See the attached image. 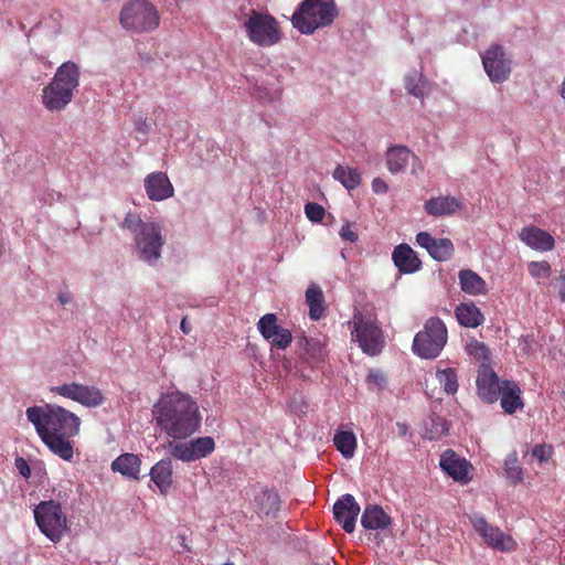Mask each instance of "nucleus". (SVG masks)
Masks as SVG:
<instances>
[{"label":"nucleus","mask_w":565,"mask_h":565,"mask_svg":"<svg viewBox=\"0 0 565 565\" xmlns=\"http://www.w3.org/2000/svg\"><path fill=\"white\" fill-rule=\"evenodd\" d=\"M43 444L56 456L71 461L74 456L71 438L79 433L81 418L71 411L52 404L31 406L25 411Z\"/></svg>","instance_id":"obj_1"},{"label":"nucleus","mask_w":565,"mask_h":565,"mask_svg":"<svg viewBox=\"0 0 565 565\" xmlns=\"http://www.w3.org/2000/svg\"><path fill=\"white\" fill-rule=\"evenodd\" d=\"M152 414L158 427L173 439H184L201 426L198 403L181 392L162 395L153 405Z\"/></svg>","instance_id":"obj_2"},{"label":"nucleus","mask_w":565,"mask_h":565,"mask_svg":"<svg viewBox=\"0 0 565 565\" xmlns=\"http://www.w3.org/2000/svg\"><path fill=\"white\" fill-rule=\"evenodd\" d=\"M120 227L132 235L136 257L151 267H157L166 244L164 226L156 220H142L136 213H127Z\"/></svg>","instance_id":"obj_3"},{"label":"nucleus","mask_w":565,"mask_h":565,"mask_svg":"<svg viewBox=\"0 0 565 565\" xmlns=\"http://www.w3.org/2000/svg\"><path fill=\"white\" fill-rule=\"evenodd\" d=\"M79 85V67L71 61L57 67L52 81L42 90V104L50 111L63 110Z\"/></svg>","instance_id":"obj_4"},{"label":"nucleus","mask_w":565,"mask_h":565,"mask_svg":"<svg viewBox=\"0 0 565 565\" xmlns=\"http://www.w3.org/2000/svg\"><path fill=\"white\" fill-rule=\"evenodd\" d=\"M338 15L334 0H303L292 14V25L303 34L330 25Z\"/></svg>","instance_id":"obj_5"},{"label":"nucleus","mask_w":565,"mask_h":565,"mask_svg":"<svg viewBox=\"0 0 565 565\" xmlns=\"http://www.w3.org/2000/svg\"><path fill=\"white\" fill-rule=\"evenodd\" d=\"M119 22L129 32L143 33L156 30L159 26L160 17L151 2L131 0L122 7Z\"/></svg>","instance_id":"obj_6"},{"label":"nucleus","mask_w":565,"mask_h":565,"mask_svg":"<svg viewBox=\"0 0 565 565\" xmlns=\"http://www.w3.org/2000/svg\"><path fill=\"white\" fill-rule=\"evenodd\" d=\"M448 332L441 319L429 318L424 330L419 331L413 341V351L423 359L437 358L447 343Z\"/></svg>","instance_id":"obj_7"},{"label":"nucleus","mask_w":565,"mask_h":565,"mask_svg":"<svg viewBox=\"0 0 565 565\" xmlns=\"http://www.w3.org/2000/svg\"><path fill=\"white\" fill-rule=\"evenodd\" d=\"M243 26L248 40L262 47L273 46L281 39L278 22L269 13L252 10Z\"/></svg>","instance_id":"obj_8"},{"label":"nucleus","mask_w":565,"mask_h":565,"mask_svg":"<svg viewBox=\"0 0 565 565\" xmlns=\"http://www.w3.org/2000/svg\"><path fill=\"white\" fill-rule=\"evenodd\" d=\"M34 519L40 531L52 542H58L67 530V519L58 502L41 501L34 508Z\"/></svg>","instance_id":"obj_9"},{"label":"nucleus","mask_w":565,"mask_h":565,"mask_svg":"<svg viewBox=\"0 0 565 565\" xmlns=\"http://www.w3.org/2000/svg\"><path fill=\"white\" fill-rule=\"evenodd\" d=\"M52 392L70 398L87 408L102 406L106 398L104 393L95 385H84L76 382L65 383L52 388Z\"/></svg>","instance_id":"obj_10"},{"label":"nucleus","mask_w":565,"mask_h":565,"mask_svg":"<svg viewBox=\"0 0 565 565\" xmlns=\"http://www.w3.org/2000/svg\"><path fill=\"white\" fill-rule=\"evenodd\" d=\"M352 335L359 342L363 352L369 355H376L383 348V334L377 324L365 317L354 318V330Z\"/></svg>","instance_id":"obj_11"},{"label":"nucleus","mask_w":565,"mask_h":565,"mask_svg":"<svg viewBox=\"0 0 565 565\" xmlns=\"http://www.w3.org/2000/svg\"><path fill=\"white\" fill-rule=\"evenodd\" d=\"M470 521L475 531L489 547L500 552H511L515 548L514 540L500 527L489 524L483 516L476 514L470 518Z\"/></svg>","instance_id":"obj_12"},{"label":"nucleus","mask_w":565,"mask_h":565,"mask_svg":"<svg viewBox=\"0 0 565 565\" xmlns=\"http://www.w3.org/2000/svg\"><path fill=\"white\" fill-rule=\"evenodd\" d=\"M483 68L492 83L505 82L511 73V60L500 45H491L481 56Z\"/></svg>","instance_id":"obj_13"},{"label":"nucleus","mask_w":565,"mask_h":565,"mask_svg":"<svg viewBox=\"0 0 565 565\" xmlns=\"http://www.w3.org/2000/svg\"><path fill=\"white\" fill-rule=\"evenodd\" d=\"M360 513V505L352 494H343L333 505V515L343 530L352 533L355 529L356 518Z\"/></svg>","instance_id":"obj_14"},{"label":"nucleus","mask_w":565,"mask_h":565,"mask_svg":"<svg viewBox=\"0 0 565 565\" xmlns=\"http://www.w3.org/2000/svg\"><path fill=\"white\" fill-rule=\"evenodd\" d=\"M416 243L425 248L428 254L438 262L448 260L455 250L449 238H435L428 232H419L416 235Z\"/></svg>","instance_id":"obj_15"},{"label":"nucleus","mask_w":565,"mask_h":565,"mask_svg":"<svg viewBox=\"0 0 565 565\" xmlns=\"http://www.w3.org/2000/svg\"><path fill=\"white\" fill-rule=\"evenodd\" d=\"M145 190L151 201H163L174 194V189L168 175L158 171L148 174L145 179Z\"/></svg>","instance_id":"obj_16"},{"label":"nucleus","mask_w":565,"mask_h":565,"mask_svg":"<svg viewBox=\"0 0 565 565\" xmlns=\"http://www.w3.org/2000/svg\"><path fill=\"white\" fill-rule=\"evenodd\" d=\"M502 386L503 381H499V377L493 370L489 366L482 365L477 379L479 396L488 403H493L499 398Z\"/></svg>","instance_id":"obj_17"},{"label":"nucleus","mask_w":565,"mask_h":565,"mask_svg":"<svg viewBox=\"0 0 565 565\" xmlns=\"http://www.w3.org/2000/svg\"><path fill=\"white\" fill-rule=\"evenodd\" d=\"M519 236L525 245L540 252L552 250L555 245V239L550 233L535 226L522 228Z\"/></svg>","instance_id":"obj_18"},{"label":"nucleus","mask_w":565,"mask_h":565,"mask_svg":"<svg viewBox=\"0 0 565 565\" xmlns=\"http://www.w3.org/2000/svg\"><path fill=\"white\" fill-rule=\"evenodd\" d=\"M463 206L462 202L455 196L431 198L424 204L425 212L434 217L454 215Z\"/></svg>","instance_id":"obj_19"},{"label":"nucleus","mask_w":565,"mask_h":565,"mask_svg":"<svg viewBox=\"0 0 565 565\" xmlns=\"http://www.w3.org/2000/svg\"><path fill=\"white\" fill-rule=\"evenodd\" d=\"M439 465L443 471H445L454 480H467L469 463L466 459L457 456L452 450L448 449L443 452L440 456Z\"/></svg>","instance_id":"obj_20"},{"label":"nucleus","mask_w":565,"mask_h":565,"mask_svg":"<svg viewBox=\"0 0 565 565\" xmlns=\"http://www.w3.org/2000/svg\"><path fill=\"white\" fill-rule=\"evenodd\" d=\"M392 258L394 265L403 274H413L422 266L416 253L407 244L397 245L393 250Z\"/></svg>","instance_id":"obj_21"},{"label":"nucleus","mask_w":565,"mask_h":565,"mask_svg":"<svg viewBox=\"0 0 565 565\" xmlns=\"http://www.w3.org/2000/svg\"><path fill=\"white\" fill-rule=\"evenodd\" d=\"M151 481L166 495L172 484V461L170 458L159 460L149 472Z\"/></svg>","instance_id":"obj_22"},{"label":"nucleus","mask_w":565,"mask_h":565,"mask_svg":"<svg viewBox=\"0 0 565 565\" xmlns=\"http://www.w3.org/2000/svg\"><path fill=\"white\" fill-rule=\"evenodd\" d=\"M500 404L507 414H514L516 409L523 408L521 390L515 382L503 381L500 392Z\"/></svg>","instance_id":"obj_23"},{"label":"nucleus","mask_w":565,"mask_h":565,"mask_svg":"<svg viewBox=\"0 0 565 565\" xmlns=\"http://www.w3.org/2000/svg\"><path fill=\"white\" fill-rule=\"evenodd\" d=\"M140 458L131 452L122 454L111 462V470L114 472H119L124 477L135 480L140 479Z\"/></svg>","instance_id":"obj_24"},{"label":"nucleus","mask_w":565,"mask_h":565,"mask_svg":"<svg viewBox=\"0 0 565 565\" xmlns=\"http://www.w3.org/2000/svg\"><path fill=\"white\" fill-rule=\"evenodd\" d=\"M418 161V158L404 146H393L386 152L387 169L391 173H398L405 170L409 160Z\"/></svg>","instance_id":"obj_25"},{"label":"nucleus","mask_w":565,"mask_h":565,"mask_svg":"<svg viewBox=\"0 0 565 565\" xmlns=\"http://www.w3.org/2000/svg\"><path fill=\"white\" fill-rule=\"evenodd\" d=\"M456 318L458 323L466 328H477L484 321V317L480 309L473 302H463L457 306Z\"/></svg>","instance_id":"obj_26"},{"label":"nucleus","mask_w":565,"mask_h":565,"mask_svg":"<svg viewBox=\"0 0 565 565\" xmlns=\"http://www.w3.org/2000/svg\"><path fill=\"white\" fill-rule=\"evenodd\" d=\"M361 524L366 530H384L391 524V518L379 505H369L365 508Z\"/></svg>","instance_id":"obj_27"},{"label":"nucleus","mask_w":565,"mask_h":565,"mask_svg":"<svg viewBox=\"0 0 565 565\" xmlns=\"http://www.w3.org/2000/svg\"><path fill=\"white\" fill-rule=\"evenodd\" d=\"M461 290L471 296L484 295L487 284L484 279L471 269H461L458 275Z\"/></svg>","instance_id":"obj_28"},{"label":"nucleus","mask_w":565,"mask_h":565,"mask_svg":"<svg viewBox=\"0 0 565 565\" xmlns=\"http://www.w3.org/2000/svg\"><path fill=\"white\" fill-rule=\"evenodd\" d=\"M279 495L276 491L262 489L254 498L256 512L266 516L275 515L279 510Z\"/></svg>","instance_id":"obj_29"},{"label":"nucleus","mask_w":565,"mask_h":565,"mask_svg":"<svg viewBox=\"0 0 565 565\" xmlns=\"http://www.w3.org/2000/svg\"><path fill=\"white\" fill-rule=\"evenodd\" d=\"M333 444L337 450L347 459L354 456L356 449V437L352 430L339 428L333 436Z\"/></svg>","instance_id":"obj_30"},{"label":"nucleus","mask_w":565,"mask_h":565,"mask_svg":"<svg viewBox=\"0 0 565 565\" xmlns=\"http://www.w3.org/2000/svg\"><path fill=\"white\" fill-rule=\"evenodd\" d=\"M323 301L324 297L321 288L313 284L310 285L306 290V302L309 306V317L312 320H319L322 317L324 312Z\"/></svg>","instance_id":"obj_31"},{"label":"nucleus","mask_w":565,"mask_h":565,"mask_svg":"<svg viewBox=\"0 0 565 565\" xmlns=\"http://www.w3.org/2000/svg\"><path fill=\"white\" fill-rule=\"evenodd\" d=\"M333 178L348 190H354L361 183L359 171L349 167L338 166L333 171Z\"/></svg>","instance_id":"obj_32"},{"label":"nucleus","mask_w":565,"mask_h":565,"mask_svg":"<svg viewBox=\"0 0 565 565\" xmlns=\"http://www.w3.org/2000/svg\"><path fill=\"white\" fill-rule=\"evenodd\" d=\"M436 379L438 380L440 386L448 395H452L458 391V376L454 369L448 367L436 371Z\"/></svg>","instance_id":"obj_33"},{"label":"nucleus","mask_w":565,"mask_h":565,"mask_svg":"<svg viewBox=\"0 0 565 565\" xmlns=\"http://www.w3.org/2000/svg\"><path fill=\"white\" fill-rule=\"evenodd\" d=\"M504 473L510 483L516 484L522 482L523 469L518 465V455L515 451L505 457Z\"/></svg>","instance_id":"obj_34"},{"label":"nucleus","mask_w":565,"mask_h":565,"mask_svg":"<svg viewBox=\"0 0 565 565\" xmlns=\"http://www.w3.org/2000/svg\"><path fill=\"white\" fill-rule=\"evenodd\" d=\"M198 460L207 457L215 449V443L212 437H198L189 441Z\"/></svg>","instance_id":"obj_35"},{"label":"nucleus","mask_w":565,"mask_h":565,"mask_svg":"<svg viewBox=\"0 0 565 565\" xmlns=\"http://www.w3.org/2000/svg\"><path fill=\"white\" fill-rule=\"evenodd\" d=\"M405 88L411 95L415 97H423L425 94L426 81L420 74L413 71L405 77Z\"/></svg>","instance_id":"obj_36"},{"label":"nucleus","mask_w":565,"mask_h":565,"mask_svg":"<svg viewBox=\"0 0 565 565\" xmlns=\"http://www.w3.org/2000/svg\"><path fill=\"white\" fill-rule=\"evenodd\" d=\"M170 455L183 462H192L198 460L192 450V447L189 446V441L170 444Z\"/></svg>","instance_id":"obj_37"},{"label":"nucleus","mask_w":565,"mask_h":565,"mask_svg":"<svg viewBox=\"0 0 565 565\" xmlns=\"http://www.w3.org/2000/svg\"><path fill=\"white\" fill-rule=\"evenodd\" d=\"M466 352L477 361L482 362V365H484V362L489 361V349L483 342L476 339H470L467 342Z\"/></svg>","instance_id":"obj_38"},{"label":"nucleus","mask_w":565,"mask_h":565,"mask_svg":"<svg viewBox=\"0 0 565 565\" xmlns=\"http://www.w3.org/2000/svg\"><path fill=\"white\" fill-rule=\"evenodd\" d=\"M258 330L260 334L266 339L273 338L279 330L280 326L277 324V318L274 313H266L258 321Z\"/></svg>","instance_id":"obj_39"},{"label":"nucleus","mask_w":565,"mask_h":565,"mask_svg":"<svg viewBox=\"0 0 565 565\" xmlns=\"http://www.w3.org/2000/svg\"><path fill=\"white\" fill-rule=\"evenodd\" d=\"M305 350L315 362L322 361L327 355L326 345L317 338L306 339Z\"/></svg>","instance_id":"obj_40"},{"label":"nucleus","mask_w":565,"mask_h":565,"mask_svg":"<svg viewBox=\"0 0 565 565\" xmlns=\"http://www.w3.org/2000/svg\"><path fill=\"white\" fill-rule=\"evenodd\" d=\"M292 337L288 329L279 328V330L273 335V338H269V341L273 345H275L278 349H286L291 343Z\"/></svg>","instance_id":"obj_41"},{"label":"nucleus","mask_w":565,"mask_h":565,"mask_svg":"<svg viewBox=\"0 0 565 565\" xmlns=\"http://www.w3.org/2000/svg\"><path fill=\"white\" fill-rule=\"evenodd\" d=\"M307 217L312 222H320L324 216V209L317 203H307L305 206Z\"/></svg>","instance_id":"obj_42"},{"label":"nucleus","mask_w":565,"mask_h":565,"mask_svg":"<svg viewBox=\"0 0 565 565\" xmlns=\"http://www.w3.org/2000/svg\"><path fill=\"white\" fill-rule=\"evenodd\" d=\"M529 271L534 277H548L551 267L546 262H533L529 266Z\"/></svg>","instance_id":"obj_43"},{"label":"nucleus","mask_w":565,"mask_h":565,"mask_svg":"<svg viewBox=\"0 0 565 565\" xmlns=\"http://www.w3.org/2000/svg\"><path fill=\"white\" fill-rule=\"evenodd\" d=\"M366 381L370 385H373L377 388H383L384 385L386 384V376L380 370H371Z\"/></svg>","instance_id":"obj_44"},{"label":"nucleus","mask_w":565,"mask_h":565,"mask_svg":"<svg viewBox=\"0 0 565 565\" xmlns=\"http://www.w3.org/2000/svg\"><path fill=\"white\" fill-rule=\"evenodd\" d=\"M134 122L136 131L142 135L143 138L146 139V137L150 132V124L148 122L147 118L142 115H139L135 117Z\"/></svg>","instance_id":"obj_45"},{"label":"nucleus","mask_w":565,"mask_h":565,"mask_svg":"<svg viewBox=\"0 0 565 565\" xmlns=\"http://www.w3.org/2000/svg\"><path fill=\"white\" fill-rule=\"evenodd\" d=\"M339 235L343 241L350 243H354L358 239L356 233L352 231L351 225L349 223L341 227Z\"/></svg>","instance_id":"obj_46"},{"label":"nucleus","mask_w":565,"mask_h":565,"mask_svg":"<svg viewBox=\"0 0 565 565\" xmlns=\"http://www.w3.org/2000/svg\"><path fill=\"white\" fill-rule=\"evenodd\" d=\"M532 455L540 461H545L551 455V448L545 445L535 446L532 450Z\"/></svg>","instance_id":"obj_47"},{"label":"nucleus","mask_w":565,"mask_h":565,"mask_svg":"<svg viewBox=\"0 0 565 565\" xmlns=\"http://www.w3.org/2000/svg\"><path fill=\"white\" fill-rule=\"evenodd\" d=\"M372 190L376 194H384L388 191V185L386 182L381 178H375L372 181Z\"/></svg>","instance_id":"obj_48"},{"label":"nucleus","mask_w":565,"mask_h":565,"mask_svg":"<svg viewBox=\"0 0 565 565\" xmlns=\"http://www.w3.org/2000/svg\"><path fill=\"white\" fill-rule=\"evenodd\" d=\"M15 467L19 470L20 475L24 478H29L31 475V469L28 462L23 458L15 459Z\"/></svg>","instance_id":"obj_49"},{"label":"nucleus","mask_w":565,"mask_h":565,"mask_svg":"<svg viewBox=\"0 0 565 565\" xmlns=\"http://www.w3.org/2000/svg\"><path fill=\"white\" fill-rule=\"evenodd\" d=\"M397 433L399 436H405L408 431V426L404 423H397Z\"/></svg>","instance_id":"obj_50"},{"label":"nucleus","mask_w":565,"mask_h":565,"mask_svg":"<svg viewBox=\"0 0 565 565\" xmlns=\"http://www.w3.org/2000/svg\"><path fill=\"white\" fill-rule=\"evenodd\" d=\"M180 327H181V330H182L185 334L190 333L191 329H190V327H188V323H186V320H185V319H182Z\"/></svg>","instance_id":"obj_51"},{"label":"nucleus","mask_w":565,"mask_h":565,"mask_svg":"<svg viewBox=\"0 0 565 565\" xmlns=\"http://www.w3.org/2000/svg\"><path fill=\"white\" fill-rule=\"evenodd\" d=\"M58 300L62 305H65L68 302V296L64 295V294H60L58 295Z\"/></svg>","instance_id":"obj_52"},{"label":"nucleus","mask_w":565,"mask_h":565,"mask_svg":"<svg viewBox=\"0 0 565 565\" xmlns=\"http://www.w3.org/2000/svg\"><path fill=\"white\" fill-rule=\"evenodd\" d=\"M559 299L562 302H565V288H562L559 290Z\"/></svg>","instance_id":"obj_53"},{"label":"nucleus","mask_w":565,"mask_h":565,"mask_svg":"<svg viewBox=\"0 0 565 565\" xmlns=\"http://www.w3.org/2000/svg\"><path fill=\"white\" fill-rule=\"evenodd\" d=\"M178 126H179L180 128H183V129H185V128H186V124H185V122H179V124H178Z\"/></svg>","instance_id":"obj_54"},{"label":"nucleus","mask_w":565,"mask_h":565,"mask_svg":"<svg viewBox=\"0 0 565 565\" xmlns=\"http://www.w3.org/2000/svg\"><path fill=\"white\" fill-rule=\"evenodd\" d=\"M441 428H443V429H441V433H445L446 428H445V425H444V424L441 425Z\"/></svg>","instance_id":"obj_55"},{"label":"nucleus","mask_w":565,"mask_h":565,"mask_svg":"<svg viewBox=\"0 0 565 565\" xmlns=\"http://www.w3.org/2000/svg\"><path fill=\"white\" fill-rule=\"evenodd\" d=\"M175 2H178L179 0H174Z\"/></svg>","instance_id":"obj_56"}]
</instances>
